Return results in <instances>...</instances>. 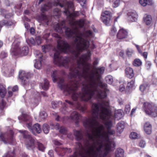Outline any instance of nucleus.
Returning <instances> with one entry per match:
<instances>
[{
	"instance_id": "f704fd0d",
	"label": "nucleus",
	"mask_w": 157,
	"mask_h": 157,
	"mask_svg": "<svg viewBox=\"0 0 157 157\" xmlns=\"http://www.w3.org/2000/svg\"><path fill=\"white\" fill-rule=\"evenodd\" d=\"M2 25L6 26H11L15 23V21L14 20L6 21L3 20L2 21Z\"/></svg>"
},
{
	"instance_id": "393cba45",
	"label": "nucleus",
	"mask_w": 157,
	"mask_h": 157,
	"mask_svg": "<svg viewBox=\"0 0 157 157\" xmlns=\"http://www.w3.org/2000/svg\"><path fill=\"white\" fill-rule=\"evenodd\" d=\"M140 4L143 6H145L147 5H152L153 4L152 0H139Z\"/></svg>"
},
{
	"instance_id": "de8ad7c7",
	"label": "nucleus",
	"mask_w": 157,
	"mask_h": 157,
	"mask_svg": "<svg viewBox=\"0 0 157 157\" xmlns=\"http://www.w3.org/2000/svg\"><path fill=\"white\" fill-rule=\"evenodd\" d=\"M19 132L21 133L23 137H32L31 135L29 134L28 132L27 131L20 130Z\"/></svg>"
},
{
	"instance_id": "5fc2aeb1",
	"label": "nucleus",
	"mask_w": 157,
	"mask_h": 157,
	"mask_svg": "<svg viewBox=\"0 0 157 157\" xmlns=\"http://www.w3.org/2000/svg\"><path fill=\"white\" fill-rule=\"evenodd\" d=\"M67 117L65 116L61 117L59 116H58L56 117V120L57 121H61L64 123L65 122V119Z\"/></svg>"
},
{
	"instance_id": "e433bc0d",
	"label": "nucleus",
	"mask_w": 157,
	"mask_h": 157,
	"mask_svg": "<svg viewBox=\"0 0 157 157\" xmlns=\"http://www.w3.org/2000/svg\"><path fill=\"white\" fill-rule=\"evenodd\" d=\"M18 118L19 120L26 122H27L30 119L28 115L25 113H22L21 116L19 117Z\"/></svg>"
},
{
	"instance_id": "8fccbe9b",
	"label": "nucleus",
	"mask_w": 157,
	"mask_h": 157,
	"mask_svg": "<svg viewBox=\"0 0 157 157\" xmlns=\"http://www.w3.org/2000/svg\"><path fill=\"white\" fill-rule=\"evenodd\" d=\"M135 80H132L128 82L127 84V87L128 88H132L135 86Z\"/></svg>"
},
{
	"instance_id": "5701e85b",
	"label": "nucleus",
	"mask_w": 157,
	"mask_h": 157,
	"mask_svg": "<svg viewBox=\"0 0 157 157\" xmlns=\"http://www.w3.org/2000/svg\"><path fill=\"white\" fill-rule=\"evenodd\" d=\"M144 129L145 133L147 134H150L151 132L152 126L151 124L148 122H146L144 125Z\"/></svg>"
},
{
	"instance_id": "f03ea898",
	"label": "nucleus",
	"mask_w": 157,
	"mask_h": 157,
	"mask_svg": "<svg viewBox=\"0 0 157 157\" xmlns=\"http://www.w3.org/2000/svg\"><path fill=\"white\" fill-rule=\"evenodd\" d=\"M78 68H80L78 66L77 67L75 65L72 64L69 69L71 71L69 74L70 75L72 78L78 77L79 79L82 77H83L84 78L87 77L88 78V82L85 85H83L82 88L83 92L82 97V98H84V97L86 94L88 95L89 96L87 99H89L91 98L94 92L98 91L97 87L98 85L95 78V72L91 71L89 73L84 68L83 74H82L80 72Z\"/></svg>"
},
{
	"instance_id": "6e6d98bb",
	"label": "nucleus",
	"mask_w": 157,
	"mask_h": 157,
	"mask_svg": "<svg viewBox=\"0 0 157 157\" xmlns=\"http://www.w3.org/2000/svg\"><path fill=\"white\" fill-rule=\"evenodd\" d=\"M60 0H54V5L56 6H59L61 7H63L64 6V5L61 3L60 2Z\"/></svg>"
},
{
	"instance_id": "bb28decb",
	"label": "nucleus",
	"mask_w": 157,
	"mask_h": 157,
	"mask_svg": "<svg viewBox=\"0 0 157 157\" xmlns=\"http://www.w3.org/2000/svg\"><path fill=\"white\" fill-rule=\"evenodd\" d=\"M125 71L126 75L128 78H131L134 76L133 71L132 68L130 67L126 68Z\"/></svg>"
},
{
	"instance_id": "cd10ccee",
	"label": "nucleus",
	"mask_w": 157,
	"mask_h": 157,
	"mask_svg": "<svg viewBox=\"0 0 157 157\" xmlns=\"http://www.w3.org/2000/svg\"><path fill=\"white\" fill-rule=\"evenodd\" d=\"M64 27L65 26H63L62 24L61 25L60 24L58 23L55 27V30L56 32L62 33H63V29L64 28Z\"/></svg>"
},
{
	"instance_id": "f3484780",
	"label": "nucleus",
	"mask_w": 157,
	"mask_h": 157,
	"mask_svg": "<svg viewBox=\"0 0 157 157\" xmlns=\"http://www.w3.org/2000/svg\"><path fill=\"white\" fill-rule=\"evenodd\" d=\"M128 36V32L122 28L120 29L117 34V38L118 40H122L126 38Z\"/></svg>"
},
{
	"instance_id": "473e14b6",
	"label": "nucleus",
	"mask_w": 157,
	"mask_h": 157,
	"mask_svg": "<svg viewBox=\"0 0 157 157\" xmlns=\"http://www.w3.org/2000/svg\"><path fill=\"white\" fill-rule=\"evenodd\" d=\"M43 56L42 54L40 56V60L36 59V62L34 65L35 67L37 69H40L41 67V61Z\"/></svg>"
},
{
	"instance_id": "3c124183",
	"label": "nucleus",
	"mask_w": 157,
	"mask_h": 157,
	"mask_svg": "<svg viewBox=\"0 0 157 157\" xmlns=\"http://www.w3.org/2000/svg\"><path fill=\"white\" fill-rule=\"evenodd\" d=\"M142 64V62L139 59H136L134 61L133 64L135 66H139Z\"/></svg>"
},
{
	"instance_id": "58836bf2",
	"label": "nucleus",
	"mask_w": 157,
	"mask_h": 157,
	"mask_svg": "<svg viewBox=\"0 0 157 157\" xmlns=\"http://www.w3.org/2000/svg\"><path fill=\"white\" fill-rule=\"evenodd\" d=\"M124 128V123L121 122L119 123L117 125V131L120 133L122 132Z\"/></svg>"
},
{
	"instance_id": "4c0bfd02",
	"label": "nucleus",
	"mask_w": 157,
	"mask_h": 157,
	"mask_svg": "<svg viewBox=\"0 0 157 157\" xmlns=\"http://www.w3.org/2000/svg\"><path fill=\"white\" fill-rule=\"evenodd\" d=\"M68 4V7L65 8V10L64 11V13H65V14L68 15H69L70 17H71L73 16V13H71L69 10L68 8L69 7H71L72 6V5L71 4H70L68 3H67Z\"/></svg>"
},
{
	"instance_id": "aec40b11",
	"label": "nucleus",
	"mask_w": 157,
	"mask_h": 157,
	"mask_svg": "<svg viewBox=\"0 0 157 157\" xmlns=\"http://www.w3.org/2000/svg\"><path fill=\"white\" fill-rule=\"evenodd\" d=\"M19 77L22 80V82L24 83V85L26 84L27 82L29 81V79L30 78V75L29 73H25L23 75H22L19 72Z\"/></svg>"
},
{
	"instance_id": "2f4dec72",
	"label": "nucleus",
	"mask_w": 157,
	"mask_h": 157,
	"mask_svg": "<svg viewBox=\"0 0 157 157\" xmlns=\"http://www.w3.org/2000/svg\"><path fill=\"white\" fill-rule=\"evenodd\" d=\"M95 147L92 146L90 147L87 151V153L90 155H92L93 154H95L96 153L97 156L98 152V147L96 148V151H95Z\"/></svg>"
},
{
	"instance_id": "774afa93",
	"label": "nucleus",
	"mask_w": 157,
	"mask_h": 157,
	"mask_svg": "<svg viewBox=\"0 0 157 157\" xmlns=\"http://www.w3.org/2000/svg\"><path fill=\"white\" fill-rule=\"evenodd\" d=\"M120 2V0H116L113 3V6L114 8L118 7L119 5Z\"/></svg>"
},
{
	"instance_id": "052dcab7",
	"label": "nucleus",
	"mask_w": 157,
	"mask_h": 157,
	"mask_svg": "<svg viewBox=\"0 0 157 157\" xmlns=\"http://www.w3.org/2000/svg\"><path fill=\"white\" fill-rule=\"evenodd\" d=\"M47 116V113L44 111H41L40 113V116L42 119H45Z\"/></svg>"
},
{
	"instance_id": "c85d7f7f",
	"label": "nucleus",
	"mask_w": 157,
	"mask_h": 157,
	"mask_svg": "<svg viewBox=\"0 0 157 157\" xmlns=\"http://www.w3.org/2000/svg\"><path fill=\"white\" fill-rule=\"evenodd\" d=\"M1 12L6 19L10 18L13 16L12 13H7V11L3 9H1Z\"/></svg>"
},
{
	"instance_id": "dca6fc26",
	"label": "nucleus",
	"mask_w": 157,
	"mask_h": 157,
	"mask_svg": "<svg viewBox=\"0 0 157 157\" xmlns=\"http://www.w3.org/2000/svg\"><path fill=\"white\" fill-rule=\"evenodd\" d=\"M25 141V144L28 149H30L35 147L36 144V140H35L34 138H24Z\"/></svg>"
},
{
	"instance_id": "4468645a",
	"label": "nucleus",
	"mask_w": 157,
	"mask_h": 157,
	"mask_svg": "<svg viewBox=\"0 0 157 157\" xmlns=\"http://www.w3.org/2000/svg\"><path fill=\"white\" fill-rule=\"evenodd\" d=\"M82 93L79 92L78 93H75L72 94L71 97L72 98V99L74 101H77L78 98V97H80V99L82 101H88L90 100L91 99V98H92L93 96L94 95V94H95V92L93 94L91 98H90V99H87V97L89 96V95H86L84 97V98H82V95L83 94V92L82 91Z\"/></svg>"
},
{
	"instance_id": "c03bdc74",
	"label": "nucleus",
	"mask_w": 157,
	"mask_h": 157,
	"mask_svg": "<svg viewBox=\"0 0 157 157\" xmlns=\"http://www.w3.org/2000/svg\"><path fill=\"white\" fill-rule=\"evenodd\" d=\"M74 134L76 137H83L82 132L81 130H74Z\"/></svg>"
},
{
	"instance_id": "0eeeda50",
	"label": "nucleus",
	"mask_w": 157,
	"mask_h": 157,
	"mask_svg": "<svg viewBox=\"0 0 157 157\" xmlns=\"http://www.w3.org/2000/svg\"><path fill=\"white\" fill-rule=\"evenodd\" d=\"M64 80L60 78L58 83V86L61 90L66 92L68 94H70L72 92L77 90L79 82L76 80H71L67 84H64Z\"/></svg>"
},
{
	"instance_id": "9b49d317",
	"label": "nucleus",
	"mask_w": 157,
	"mask_h": 157,
	"mask_svg": "<svg viewBox=\"0 0 157 157\" xmlns=\"http://www.w3.org/2000/svg\"><path fill=\"white\" fill-rule=\"evenodd\" d=\"M50 126L51 127L52 129L55 128L57 130H58L59 132L63 135H67L68 132V129L66 127L64 126H60L58 123H51L50 124Z\"/></svg>"
},
{
	"instance_id": "338daca9",
	"label": "nucleus",
	"mask_w": 157,
	"mask_h": 157,
	"mask_svg": "<svg viewBox=\"0 0 157 157\" xmlns=\"http://www.w3.org/2000/svg\"><path fill=\"white\" fill-rule=\"evenodd\" d=\"M117 32L116 28L113 26H112L110 32V34L112 35H114L116 34Z\"/></svg>"
},
{
	"instance_id": "423d86ee",
	"label": "nucleus",
	"mask_w": 157,
	"mask_h": 157,
	"mask_svg": "<svg viewBox=\"0 0 157 157\" xmlns=\"http://www.w3.org/2000/svg\"><path fill=\"white\" fill-rule=\"evenodd\" d=\"M101 138V142L99 139V157H106L109 151L114 149L115 144L109 138Z\"/></svg>"
},
{
	"instance_id": "c756f323",
	"label": "nucleus",
	"mask_w": 157,
	"mask_h": 157,
	"mask_svg": "<svg viewBox=\"0 0 157 157\" xmlns=\"http://www.w3.org/2000/svg\"><path fill=\"white\" fill-rule=\"evenodd\" d=\"M105 70V67H99V86L100 82H103L101 79L102 78V75L104 74Z\"/></svg>"
},
{
	"instance_id": "13d9d810",
	"label": "nucleus",
	"mask_w": 157,
	"mask_h": 157,
	"mask_svg": "<svg viewBox=\"0 0 157 157\" xmlns=\"http://www.w3.org/2000/svg\"><path fill=\"white\" fill-rule=\"evenodd\" d=\"M133 53V51L130 48H128L126 52V55L129 57H131Z\"/></svg>"
},
{
	"instance_id": "2eb2a0df",
	"label": "nucleus",
	"mask_w": 157,
	"mask_h": 157,
	"mask_svg": "<svg viewBox=\"0 0 157 157\" xmlns=\"http://www.w3.org/2000/svg\"><path fill=\"white\" fill-rule=\"evenodd\" d=\"M20 42L19 41H15L12 44V47L11 49V53L14 56L18 55L20 49Z\"/></svg>"
},
{
	"instance_id": "20e7f679",
	"label": "nucleus",
	"mask_w": 157,
	"mask_h": 157,
	"mask_svg": "<svg viewBox=\"0 0 157 157\" xmlns=\"http://www.w3.org/2000/svg\"><path fill=\"white\" fill-rule=\"evenodd\" d=\"M109 113L108 117L104 116L103 113L99 104V117L105 121V126H100L99 124V137H108L109 135H113L115 131L113 130H109V129L112 126V122L111 120L110 112L108 108Z\"/></svg>"
},
{
	"instance_id": "a18cd8bd",
	"label": "nucleus",
	"mask_w": 157,
	"mask_h": 157,
	"mask_svg": "<svg viewBox=\"0 0 157 157\" xmlns=\"http://www.w3.org/2000/svg\"><path fill=\"white\" fill-rule=\"evenodd\" d=\"M44 83L42 86V88L44 90H47L48 89L49 87V82L46 79H44Z\"/></svg>"
},
{
	"instance_id": "69168bd1",
	"label": "nucleus",
	"mask_w": 157,
	"mask_h": 157,
	"mask_svg": "<svg viewBox=\"0 0 157 157\" xmlns=\"http://www.w3.org/2000/svg\"><path fill=\"white\" fill-rule=\"evenodd\" d=\"M147 87V84H143L140 86V89L141 91H144Z\"/></svg>"
},
{
	"instance_id": "a211bd4d",
	"label": "nucleus",
	"mask_w": 157,
	"mask_h": 157,
	"mask_svg": "<svg viewBox=\"0 0 157 157\" xmlns=\"http://www.w3.org/2000/svg\"><path fill=\"white\" fill-rule=\"evenodd\" d=\"M128 20L131 21H136L137 19V15L134 11H131L128 12L127 14Z\"/></svg>"
},
{
	"instance_id": "4be33fe9",
	"label": "nucleus",
	"mask_w": 157,
	"mask_h": 157,
	"mask_svg": "<svg viewBox=\"0 0 157 157\" xmlns=\"http://www.w3.org/2000/svg\"><path fill=\"white\" fill-rule=\"evenodd\" d=\"M0 140L2 141L6 144L14 145L16 143L14 138H0Z\"/></svg>"
},
{
	"instance_id": "a19ab883",
	"label": "nucleus",
	"mask_w": 157,
	"mask_h": 157,
	"mask_svg": "<svg viewBox=\"0 0 157 157\" xmlns=\"http://www.w3.org/2000/svg\"><path fill=\"white\" fill-rule=\"evenodd\" d=\"M36 145L37 146V148L38 150L42 151H44L45 148V147L43 144L36 140Z\"/></svg>"
},
{
	"instance_id": "603ef678",
	"label": "nucleus",
	"mask_w": 157,
	"mask_h": 157,
	"mask_svg": "<svg viewBox=\"0 0 157 157\" xmlns=\"http://www.w3.org/2000/svg\"><path fill=\"white\" fill-rule=\"evenodd\" d=\"M60 13V10L57 8H55L53 11V15L54 16L59 17Z\"/></svg>"
},
{
	"instance_id": "72a5a7b5",
	"label": "nucleus",
	"mask_w": 157,
	"mask_h": 157,
	"mask_svg": "<svg viewBox=\"0 0 157 157\" xmlns=\"http://www.w3.org/2000/svg\"><path fill=\"white\" fill-rule=\"evenodd\" d=\"M124 151L122 149L118 148L115 151V157H124Z\"/></svg>"
},
{
	"instance_id": "412c9836",
	"label": "nucleus",
	"mask_w": 157,
	"mask_h": 157,
	"mask_svg": "<svg viewBox=\"0 0 157 157\" xmlns=\"http://www.w3.org/2000/svg\"><path fill=\"white\" fill-rule=\"evenodd\" d=\"M85 21L83 19H80L78 21H71L70 22V24L72 26L78 25L79 28H82L84 25Z\"/></svg>"
},
{
	"instance_id": "6ab92c4d",
	"label": "nucleus",
	"mask_w": 157,
	"mask_h": 157,
	"mask_svg": "<svg viewBox=\"0 0 157 157\" xmlns=\"http://www.w3.org/2000/svg\"><path fill=\"white\" fill-rule=\"evenodd\" d=\"M39 22L42 24L48 25V19L47 16L44 14H41L38 17Z\"/></svg>"
},
{
	"instance_id": "37998d69",
	"label": "nucleus",
	"mask_w": 157,
	"mask_h": 157,
	"mask_svg": "<svg viewBox=\"0 0 157 157\" xmlns=\"http://www.w3.org/2000/svg\"><path fill=\"white\" fill-rule=\"evenodd\" d=\"M58 75V71L57 70H55L53 71L52 75V80L54 82H56L57 81V76Z\"/></svg>"
},
{
	"instance_id": "49530a36",
	"label": "nucleus",
	"mask_w": 157,
	"mask_h": 157,
	"mask_svg": "<svg viewBox=\"0 0 157 157\" xmlns=\"http://www.w3.org/2000/svg\"><path fill=\"white\" fill-rule=\"evenodd\" d=\"M50 128L48 124H44L43 125V130L45 134H48Z\"/></svg>"
},
{
	"instance_id": "f8f14e48",
	"label": "nucleus",
	"mask_w": 157,
	"mask_h": 157,
	"mask_svg": "<svg viewBox=\"0 0 157 157\" xmlns=\"http://www.w3.org/2000/svg\"><path fill=\"white\" fill-rule=\"evenodd\" d=\"M111 18V13L108 11H105L101 13V20L102 21L107 25H110V21Z\"/></svg>"
},
{
	"instance_id": "1a4fd4ad",
	"label": "nucleus",
	"mask_w": 157,
	"mask_h": 157,
	"mask_svg": "<svg viewBox=\"0 0 157 157\" xmlns=\"http://www.w3.org/2000/svg\"><path fill=\"white\" fill-rule=\"evenodd\" d=\"M144 109L146 114L152 117L157 116V107L152 106L150 103L146 102L144 104Z\"/></svg>"
},
{
	"instance_id": "ddd939ff",
	"label": "nucleus",
	"mask_w": 157,
	"mask_h": 157,
	"mask_svg": "<svg viewBox=\"0 0 157 157\" xmlns=\"http://www.w3.org/2000/svg\"><path fill=\"white\" fill-rule=\"evenodd\" d=\"M26 126L28 128L31 130L33 133L35 135L36 132L40 133L42 131L41 127L40 124L38 123L34 124L33 126H32V124L29 122L27 123Z\"/></svg>"
},
{
	"instance_id": "7ed1b4c3",
	"label": "nucleus",
	"mask_w": 157,
	"mask_h": 157,
	"mask_svg": "<svg viewBox=\"0 0 157 157\" xmlns=\"http://www.w3.org/2000/svg\"><path fill=\"white\" fill-rule=\"evenodd\" d=\"M92 117L86 118L83 122L88 135L87 137H93L90 134L96 133V137H98V103H93L91 106Z\"/></svg>"
},
{
	"instance_id": "9d476101",
	"label": "nucleus",
	"mask_w": 157,
	"mask_h": 157,
	"mask_svg": "<svg viewBox=\"0 0 157 157\" xmlns=\"http://www.w3.org/2000/svg\"><path fill=\"white\" fill-rule=\"evenodd\" d=\"M90 53L88 54H85L81 56L79 59L77 61V64L78 65H84V68L89 72L90 71L91 65L90 64L86 62L88 59V57L90 56Z\"/></svg>"
},
{
	"instance_id": "680f3d73",
	"label": "nucleus",
	"mask_w": 157,
	"mask_h": 157,
	"mask_svg": "<svg viewBox=\"0 0 157 157\" xmlns=\"http://www.w3.org/2000/svg\"><path fill=\"white\" fill-rule=\"evenodd\" d=\"M49 47V46L46 45L42 46V51L45 53H46L48 52V48Z\"/></svg>"
},
{
	"instance_id": "a878e982",
	"label": "nucleus",
	"mask_w": 157,
	"mask_h": 157,
	"mask_svg": "<svg viewBox=\"0 0 157 157\" xmlns=\"http://www.w3.org/2000/svg\"><path fill=\"white\" fill-rule=\"evenodd\" d=\"M18 55L21 56L27 55L29 52V48L28 46H25L22 47L21 49H20Z\"/></svg>"
},
{
	"instance_id": "864d4df0",
	"label": "nucleus",
	"mask_w": 157,
	"mask_h": 157,
	"mask_svg": "<svg viewBox=\"0 0 157 157\" xmlns=\"http://www.w3.org/2000/svg\"><path fill=\"white\" fill-rule=\"evenodd\" d=\"M78 2L80 3L81 5L83 8H86V0H77Z\"/></svg>"
},
{
	"instance_id": "4d7b16f0",
	"label": "nucleus",
	"mask_w": 157,
	"mask_h": 157,
	"mask_svg": "<svg viewBox=\"0 0 157 157\" xmlns=\"http://www.w3.org/2000/svg\"><path fill=\"white\" fill-rule=\"evenodd\" d=\"M2 157H15V155L13 152L10 153L8 152L5 154Z\"/></svg>"
},
{
	"instance_id": "09e8293b",
	"label": "nucleus",
	"mask_w": 157,
	"mask_h": 157,
	"mask_svg": "<svg viewBox=\"0 0 157 157\" xmlns=\"http://www.w3.org/2000/svg\"><path fill=\"white\" fill-rule=\"evenodd\" d=\"M62 104L61 101H59L58 102L56 101H52V106L53 109H55L58 107L59 105V104Z\"/></svg>"
},
{
	"instance_id": "6e6552de",
	"label": "nucleus",
	"mask_w": 157,
	"mask_h": 157,
	"mask_svg": "<svg viewBox=\"0 0 157 157\" xmlns=\"http://www.w3.org/2000/svg\"><path fill=\"white\" fill-rule=\"evenodd\" d=\"M54 63L59 66H63L66 68L69 67V59L66 57L60 56L59 52L57 51L54 55Z\"/></svg>"
},
{
	"instance_id": "bf43d9fd",
	"label": "nucleus",
	"mask_w": 157,
	"mask_h": 157,
	"mask_svg": "<svg viewBox=\"0 0 157 157\" xmlns=\"http://www.w3.org/2000/svg\"><path fill=\"white\" fill-rule=\"evenodd\" d=\"M140 136L139 134L134 132H132L130 133L129 137H138Z\"/></svg>"
},
{
	"instance_id": "c9c22d12",
	"label": "nucleus",
	"mask_w": 157,
	"mask_h": 157,
	"mask_svg": "<svg viewBox=\"0 0 157 157\" xmlns=\"http://www.w3.org/2000/svg\"><path fill=\"white\" fill-rule=\"evenodd\" d=\"M62 105L63 107L61 109V112L64 114H67L68 113V108H67V104L64 103Z\"/></svg>"
},
{
	"instance_id": "39448f33",
	"label": "nucleus",
	"mask_w": 157,
	"mask_h": 157,
	"mask_svg": "<svg viewBox=\"0 0 157 157\" xmlns=\"http://www.w3.org/2000/svg\"><path fill=\"white\" fill-rule=\"evenodd\" d=\"M101 89L99 90V104L100 105V107L103 112L104 115L108 117L109 113L108 109L109 103L108 101L105 100L107 96V93L109 91L107 88V85L103 82L99 83V86Z\"/></svg>"
},
{
	"instance_id": "b1692460",
	"label": "nucleus",
	"mask_w": 157,
	"mask_h": 157,
	"mask_svg": "<svg viewBox=\"0 0 157 157\" xmlns=\"http://www.w3.org/2000/svg\"><path fill=\"white\" fill-rule=\"evenodd\" d=\"M70 117L72 120L75 121L76 123H77L78 122L80 115L78 113L74 111L72 113Z\"/></svg>"
},
{
	"instance_id": "79ce46f5",
	"label": "nucleus",
	"mask_w": 157,
	"mask_h": 157,
	"mask_svg": "<svg viewBox=\"0 0 157 157\" xmlns=\"http://www.w3.org/2000/svg\"><path fill=\"white\" fill-rule=\"evenodd\" d=\"M106 82L109 84H112L113 81V78L111 75H108L105 77Z\"/></svg>"
},
{
	"instance_id": "7c9ffc66",
	"label": "nucleus",
	"mask_w": 157,
	"mask_h": 157,
	"mask_svg": "<svg viewBox=\"0 0 157 157\" xmlns=\"http://www.w3.org/2000/svg\"><path fill=\"white\" fill-rule=\"evenodd\" d=\"M152 18L151 15H145L143 18L144 22L147 25H149L152 22Z\"/></svg>"
},
{
	"instance_id": "f257e3e1",
	"label": "nucleus",
	"mask_w": 157,
	"mask_h": 157,
	"mask_svg": "<svg viewBox=\"0 0 157 157\" xmlns=\"http://www.w3.org/2000/svg\"><path fill=\"white\" fill-rule=\"evenodd\" d=\"M78 31L75 26L73 29L67 28L65 31L66 38H71L73 35H76L75 41L77 42L75 49L71 50V46L65 40H59L57 41L58 49L62 52L67 53L69 51L75 58H77L80 53L84 50L87 49L89 47L90 42L81 36L77 35Z\"/></svg>"
},
{
	"instance_id": "0e129e2a",
	"label": "nucleus",
	"mask_w": 157,
	"mask_h": 157,
	"mask_svg": "<svg viewBox=\"0 0 157 157\" xmlns=\"http://www.w3.org/2000/svg\"><path fill=\"white\" fill-rule=\"evenodd\" d=\"M51 7H48V5H45L44 6L42 7L41 8V11L42 13H44V11H47L49 8Z\"/></svg>"
},
{
	"instance_id": "ea45409f",
	"label": "nucleus",
	"mask_w": 157,
	"mask_h": 157,
	"mask_svg": "<svg viewBox=\"0 0 157 157\" xmlns=\"http://www.w3.org/2000/svg\"><path fill=\"white\" fill-rule=\"evenodd\" d=\"M136 47L138 52L145 59L147 58V52H144L142 53L141 49L140 48L139 46L136 44H135Z\"/></svg>"
},
{
	"instance_id": "e2e57ef3",
	"label": "nucleus",
	"mask_w": 157,
	"mask_h": 157,
	"mask_svg": "<svg viewBox=\"0 0 157 157\" xmlns=\"http://www.w3.org/2000/svg\"><path fill=\"white\" fill-rule=\"evenodd\" d=\"M6 92L3 89L0 88V96L2 98H4L5 96Z\"/></svg>"
}]
</instances>
